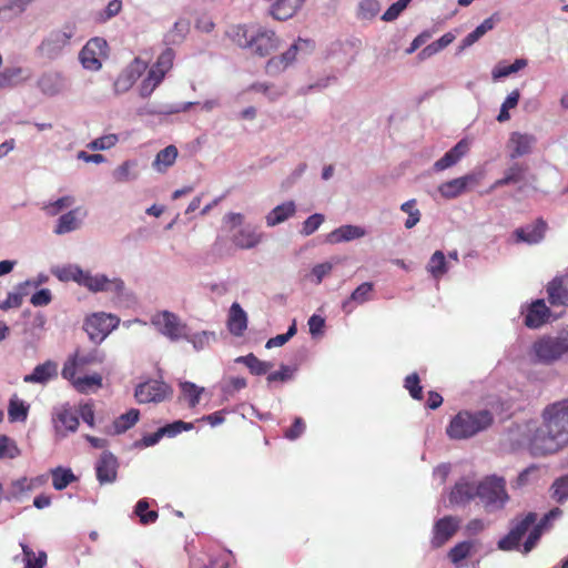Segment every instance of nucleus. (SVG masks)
Here are the masks:
<instances>
[{
    "label": "nucleus",
    "mask_w": 568,
    "mask_h": 568,
    "mask_svg": "<svg viewBox=\"0 0 568 568\" xmlns=\"http://www.w3.org/2000/svg\"><path fill=\"white\" fill-rule=\"evenodd\" d=\"M36 85L43 95L52 98L65 91L68 80L61 71L48 70L39 75Z\"/></svg>",
    "instance_id": "obj_11"
},
{
    "label": "nucleus",
    "mask_w": 568,
    "mask_h": 568,
    "mask_svg": "<svg viewBox=\"0 0 568 568\" xmlns=\"http://www.w3.org/2000/svg\"><path fill=\"white\" fill-rule=\"evenodd\" d=\"M134 514L140 518L142 525H149L158 519V511L149 510V501L145 498L140 499L135 507Z\"/></svg>",
    "instance_id": "obj_52"
},
{
    "label": "nucleus",
    "mask_w": 568,
    "mask_h": 568,
    "mask_svg": "<svg viewBox=\"0 0 568 568\" xmlns=\"http://www.w3.org/2000/svg\"><path fill=\"white\" fill-rule=\"evenodd\" d=\"M118 467V458L111 452L104 450L95 464V475L100 485L114 483Z\"/></svg>",
    "instance_id": "obj_14"
},
{
    "label": "nucleus",
    "mask_w": 568,
    "mask_h": 568,
    "mask_svg": "<svg viewBox=\"0 0 568 568\" xmlns=\"http://www.w3.org/2000/svg\"><path fill=\"white\" fill-rule=\"evenodd\" d=\"M528 64V61L524 58L516 59L511 64H505L504 62H499L491 71L493 79L499 80L501 78H506L513 73H516L524 69Z\"/></svg>",
    "instance_id": "obj_40"
},
{
    "label": "nucleus",
    "mask_w": 568,
    "mask_h": 568,
    "mask_svg": "<svg viewBox=\"0 0 568 568\" xmlns=\"http://www.w3.org/2000/svg\"><path fill=\"white\" fill-rule=\"evenodd\" d=\"M474 547V542L470 540H464L456 544L448 552V558L453 564H458L466 559Z\"/></svg>",
    "instance_id": "obj_51"
},
{
    "label": "nucleus",
    "mask_w": 568,
    "mask_h": 568,
    "mask_svg": "<svg viewBox=\"0 0 568 568\" xmlns=\"http://www.w3.org/2000/svg\"><path fill=\"white\" fill-rule=\"evenodd\" d=\"M120 318L115 315L103 312L93 313L87 316L83 322V331L88 334L90 342L101 344L105 337L118 327Z\"/></svg>",
    "instance_id": "obj_7"
},
{
    "label": "nucleus",
    "mask_w": 568,
    "mask_h": 568,
    "mask_svg": "<svg viewBox=\"0 0 568 568\" xmlns=\"http://www.w3.org/2000/svg\"><path fill=\"white\" fill-rule=\"evenodd\" d=\"M470 148L468 139L459 140L450 150H448L439 160L433 164L435 172H440L457 164L464 158Z\"/></svg>",
    "instance_id": "obj_16"
},
{
    "label": "nucleus",
    "mask_w": 568,
    "mask_h": 568,
    "mask_svg": "<svg viewBox=\"0 0 568 568\" xmlns=\"http://www.w3.org/2000/svg\"><path fill=\"white\" fill-rule=\"evenodd\" d=\"M493 423L494 415L488 409L474 413L462 410L450 419L446 434L450 439H468L490 427Z\"/></svg>",
    "instance_id": "obj_2"
},
{
    "label": "nucleus",
    "mask_w": 568,
    "mask_h": 568,
    "mask_svg": "<svg viewBox=\"0 0 568 568\" xmlns=\"http://www.w3.org/2000/svg\"><path fill=\"white\" fill-rule=\"evenodd\" d=\"M81 209L77 207L62 214L54 226L53 232L57 235L67 234L73 232L80 227L81 221L79 219Z\"/></svg>",
    "instance_id": "obj_30"
},
{
    "label": "nucleus",
    "mask_w": 568,
    "mask_h": 568,
    "mask_svg": "<svg viewBox=\"0 0 568 568\" xmlns=\"http://www.w3.org/2000/svg\"><path fill=\"white\" fill-rule=\"evenodd\" d=\"M551 498L558 504L568 499V474L557 478L550 486Z\"/></svg>",
    "instance_id": "obj_49"
},
{
    "label": "nucleus",
    "mask_w": 568,
    "mask_h": 568,
    "mask_svg": "<svg viewBox=\"0 0 568 568\" xmlns=\"http://www.w3.org/2000/svg\"><path fill=\"white\" fill-rule=\"evenodd\" d=\"M325 217L321 213H314L310 215L302 225L301 234L304 236L312 235L314 232L318 230V227L324 222Z\"/></svg>",
    "instance_id": "obj_60"
},
{
    "label": "nucleus",
    "mask_w": 568,
    "mask_h": 568,
    "mask_svg": "<svg viewBox=\"0 0 568 568\" xmlns=\"http://www.w3.org/2000/svg\"><path fill=\"white\" fill-rule=\"evenodd\" d=\"M536 142L537 139L532 134L513 132L508 141V146L510 149L509 158L515 160L530 154Z\"/></svg>",
    "instance_id": "obj_17"
},
{
    "label": "nucleus",
    "mask_w": 568,
    "mask_h": 568,
    "mask_svg": "<svg viewBox=\"0 0 568 568\" xmlns=\"http://www.w3.org/2000/svg\"><path fill=\"white\" fill-rule=\"evenodd\" d=\"M75 34V26L67 23L62 29L51 30L36 47L34 53L39 59L54 61L63 54L64 48Z\"/></svg>",
    "instance_id": "obj_5"
},
{
    "label": "nucleus",
    "mask_w": 568,
    "mask_h": 568,
    "mask_svg": "<svg viewBox=\"0 0 568 568\" xmlns=\"http://www.w3.org/2000/svg\"><path fill=\"white\" fill-rule=\"evenodd\" d=\"M546 227V222L537 219L534 223L516 229L513 235L518 243L537 244L544 239Z\"/></svg>",
    "instance_id": "obj_18"
},
{
    "label": "nucleus",
    "mask_w": 568,
    "mask_h": 568,
    "mask_svg": "<svg viewBox=\"0 0 568 568\" xmlns=\"http://www.w3.org/2000/svg\"><path fill=\"white\" fill-rule=\"evenodd\" d=\"M191 29V22L186 18L178 19L173 27L164 34L163 43L165 45H179L181 44Z\"/></svg>",
    "instance_id": "obj_26"
},
{
    "label": "nucleus",
    "mask_w": 568,
    "mask_h": 568,
    "mask_svg": "<svg viewBox=\"0 0 568 568\" xmlns=\"http://www.w3.org/2000/svg\"><path fill=\"white\" fill-rule=\"evenodd\" d=\"M163 79V72H158L154 68H151L148 72V77L142 81L140 85V95L142 98H148L151 95Z\"/></svg>",
    "instance_id": "obj_45"
},
{
    "label": "nucleus",
    "mask_w": 568,
    "mask_h": 568,
    "mask_svg": "<svg viewBox=\"0 0 568 568\" xmlns=\"http://www.w3.org/2000/svg\"><path fill=\"white\" fill-rule=\"evenodd\" d=\"M534 361L541 364H551L568 353V327L557 335H545L532 344Z\"/></svg>",
    "instance_id": "obj_6"
},
{
    "label": "nucleus",
    "mask_w": 568,
    "mask_h": 568,
    "mask_svg": "<svg viewBox=\"0 0 568 568\" xmlns=\"http://www.w3.org/2000/svg\"><path fill=\"white\" fill-rule=\"evenodd\" d=\"M477 485L466 479L458 480L450 490L449 503L452 505H466L476 498Z\"/></svg>",
    "instance_id": "obj_23"
},
{
    "label": "nucleus",
    "mask_w": 568,
    "mask_h": 568,
    "mask_svg": "<svg viewBox=\"0 0 568 568\" xmlns=\"http://www.w3.org/2000/svg\"><path fill=\"white\" fill-rule=\"evenodd\" d=\"M454 40L455 36L452 32H446L439 39L426 45L422 51H419L417 57L419 60L428 59L434 54L438 53L439 51H442L443 49H445Z\"/></svg>",
    "instance_id": "obj_39"
},
{
    "label": "nucleus",
    "mask_w": 568,
    "mask_h": 568,
    "mask_svg": "<svg viewBox=\"0 0 568 568\" xmlns=\"http://www.w3.org/2000/svg\"><path fill=\"white\" fill-rule=\"evenodd\" d=\"M544 424L529 440L534 457L555 454L568 444V399L548 405L542 413Z\"/></svg>",
    "instance_id": "obj_1"
},
{
    "label": "nucleus",
    "mask_w": 568,
    "mask_h": 568,
    "mask_svg": "<svg viewBox=\"0 0 568 568\" xmlns=\"http://www.w3.org/2000/svg\"><path fill=\"white\" fill-rule=\"evenodd\" d=\"M199 104V102H184V103H178V104H165L161 108H151V106H144L140 109V114H149V115H155V114H164L170 115L174 113L185 112L190 110L192 106Z\"/></svg>",
    "instance_id": "obj_37"
},
{
    "label": "nucleus",
    "mask_w": 568,
    "mask_h": 568,
    "mask_svg": "<svg viewBox=\"0 0 568 568\" xmlns=\"http://www.w3.org/2000/svg\"><path fill=\"white\" fill-rule=\"evenodd\" d=\"M519 99H520V92L517 89L514 90L513 92H510L506 97L505 101L503 102V104L500 106L499 113L496 118L498 122L503 123L510 119L509 110L517 106Z\"/></svg>",
    "instance_id": "obj_50"
},
{
    "label": "nucleus",
    "mask_w": 568,
    "mask_h": 568,
    "mask_svg": "<svg viewBox=\"0 0 568 568\" xmlns=\"http://www.w3.org/2000/svg\"><path fill=\"white\" fill-rule=\"evenodd\" d=\"M79 366H85L90 364H101L104 361V354L97 348L91 349L88 353H80L79 351L72 356Z\"/></svg>",
    "instance_id": "obj_54"
},
{
    "label": "nucleus",
    "mask_w": 568,
    "mask_h": 568,
    "mask_svg": "<svg viewBox=\"0 0 568 568\" xmlns=\"http://www.w3.org/2000/svg\"><path fill=\"white\" fill-rule=\"evenodd\" d=\"M404 387L409 392V395L414 399L419 400L423 398V387L417 373H412L406 376Z\"/></svg>",
    "instance_id": "obj_57"
},
{
    "label": "nucleus",
    "mask_w": 568,
    "mask_h": 568,
    "mask_svg": "<svg viewBox=\"0 0 568 568\" xmlns=\"http://www.w3.org/2000/svg\"><path fill=\"white\" fill-rule=\"evenodd\" d=\"M479 175L476 173H468L464 176L449 180L438 186V192L444 199L452 200L462 195L470 185H476L479 182Z\"/></svg>",
    "instance_id": "obj_12"
},
{
    "label": "nucleus",
    "mask_w": 568,
    "mask_h": 568,
    "mask_svg": "<svg viewBox=\"0 0 568 568\" xmlns=\"http://www.w3.org/2000/svg\"><path fill=\"white\" fill-rule=\"evenodd\" d=\"M526 170L527 166L518 162L513 163L508 169L505 170L504 176L491 184L490 191H494L505 185L519 183L520 181L524 180V174Z\"/></svg>",
    "instance_id": "obj_32"
},
{
    "label": "nucleus",
    "mask_w": 568,
    "mask_h": 568,
    "mask_svg": "<svg viewBox=\"0 0 568 568\" xmlns=\"http://www.w3.org/2000/svg\"><path fill=\"white\" fill-rule=\"evenodd\" d=\"M146 64L139 58H135L114 81V91L116 94L126 92L145 70Z\"/></svg>",
    "instance_id": "obj_15"
},
{
    "label": "nucleus",
    "mask_w": 568,
    "mask_h": 568,
    "mask_svg": "<svg viewBox=\"0 0 568 568\" xmlns=\"http://www.w3.org/2000/svg\"><path fill=\"white\" fill-rule=\"evenodd\" d=\"M172 393V388L162 381L149 379L136 385L134 397L140 404L159 403Z\"/></svg>",
    "instance_id": "obj_9"
},
{
    "label": "nucleus",
    "mask_w": 568,
    "mask_h": 568,
    "mask_svg": "<svg viewBox=\"0 0 568 568\" xmlns=\"http://www.w3.org/2000/svg\"><path fill=\"white\" fill-rule=\"evenodd\" d=\"M366 231L362 226L357 225H342L334 231H332L327 235V242L329 243H341V242H349L356 239H361L365 236Z\"/></svg>",
    "instance_id": "obj_27"
},
{
    "label": "nucleus",
    "mask_w": 568,
    "mask_h": 568,
    "mask_svg": "<svg viewBox=\"0 0 568 568\" xmlns=\"http://www.w3.org/2000/svg\"><path fill=\"white\" fill-rule=\"evenodd\" d=\"M305 0H277L270 6L268 14L278 21H286L293 18L302 8Z\"/></svg>",
    "instance_id": "obj_24"
},
{
    "label": "nucleus",
    "mask_w": 568,
    "mask_h": 568,
    "mask_svg": "<svg viewBox=\"0 0 568 568\" xmlns=\"http://www.w3.org/2000/svg\"><path fill=\"white\" fill-rule=\"evenodd\" d=\"M52 486L55 490L65 489L71 483L78 480L71 468L58 466L50 470Z\"/></svg>",
    "instance_id": "obj_36"
},
{
    "label": "nucleus",
    "mask_w": 568,
    "mask_h": 568,
    "mask_svg": "<svg viewBox=\"0 0 568 568\" xmlns=\"http://www.w3.org/2000/svg\"><path fill=\"white\" fill-rule=\"evenodd\" d=\"M122 10V0H111L106 7L95 13V21L99 23H105Z\"/></svg>",
    "instance_id": "obj_53"
},
{
    "label": "nucleus",
    "mask_w": 568,
    "mask_h": 568,
    "mask_svg": "<svg viewBox=\"0 0 568 568\" xmlns=\"http://www.w3.org/2000/svg\"><path fill=\"white\" fill-rule=\"evenodd\" d=\"M373 291H374V284L372 282H364L361 285H358L349 295L348 298H346L342 303V310L345 314H351L355 305H362L371 300H373Z\"/></svg>",
    "instance_id": "obj_21"
},
{
    "label": "nucleus",
    "mask_w": 568,
    "mask_h": 568,
    "mask_svg": "<svg viewBox=\"0 0 568 568\" xmlns=\"http://www.w3.org/2000/svg\"><path fill=\"white\" fill-rule=\"evenodd\" d=\"M151 324L158 332L171 342H179L187 337L189 326L173 312L161 311L151 318Z\"/></svg>",
    "instance_id": "obj_8"
},
{
    "label": "nucleus",
    "mask_w": 568,
    "mask_h": 568,
    "mask_svg": "<svg viewBox=\"0 0 568 568\" xmlns=\"http://www.w3.org/2000/svg\"><path fill=\"white\" fill-rule=\"evenodd\" d=\"M255 26L237 24L226 31V36L241 49H247L252 44Z\"/></svg>",
    "instance_id": "obj_29"
},
{
    "label": "nucleus",
    "mask_w": 568,
    "mask_h": 568,
    "mask_svg": "<svg viewBox=\"0 0 568 568\" xmlns=\"http://www.w3.org/2000/svg\"><path fill=\"white\" fill-rule=\"evenodd\" d=\"M235 363L244 364L250 373L256 376L265 375L274 366L272 362L261 361L253 353L236 357Z\"/></svg>",
    "instance_id": "obj_34"
},
{
    "label": "nucleus",
    "mask_w": 568,
    "mask_h": 568,
    "mask_svg": "<svg viewBox=\"0 0 568 568\" xmlns=\"http://www.w3.org/2000/svg\"><path fill=\"white\" fill-rule=\"evenodd\" d=\"M136 166L135 161L126 160L113 171V179L119 183H126L136 180L138 173L132 172Z\"/></svg>",
    "instance_id": "obj_46"
},
{
    "label": "nucleus",
    "mask_w": 568,
    "mask_h": 568,
    "mask_svg": "<svg viewBox=\"0 0 568 568\" xmlns=\"http://www.w3.org/2000/svg\"><path fill=\"white\" fill-rule=\"evenodd\" d=\"M412 0H397L384 12L382 16L383 21H394L396 20L400 13L407 8Z\"/></svg>",
    "instance_id": "obj_64"
},
{
    "label": "nucleus",
    "mask_w": 568,
    "mask_h": 568,
    "mask_svg": "<svg viewBox=\"0 0 568 568\" xmlns=\"http://www.w3.org/2000/svg\"><path fill=\"white\" fill-rule=\"evenodd\" d=\"M296 372L295 367L290 365L281 364L280 369L276 372H272L267 375L266 379L268 385L274 382H288L293 379L294 373Z\"/></svg>",
    "instance_id": "obj_55"
},
{
    "label": "nucleus",
    "mask_w": 568,
    "mask_h": 568,
    "mask_svg": "<svg viewBox=\"0 0 568 568\" xmlns=\"http://www.w3.org/2000/svg\"><path fill=\"white\" fill-rule=\"evenodd\" d=\"M247 314L242 306L234 302L229 311L226 326L229 332L236 337H241L247 328Z\"/></svg>",
    "instance_id": "obj_22"
},
{
    "label": "nucleus",
    "mask_w": 568,
    "mask_h": 568,
    "mask_svg": "<svg viewBox=\"0 0 568 568\" xmlns=\"http://www.w3.org/2000/svg\"><path fill=\"white\" fill-rule=\"evenodd\" d=\"M459 520L454 516H445L435 521L433 527L432 546L439 548L446 544L458 530Z\"/></svg>",
    "instance_id": "obj_13"
},
{
    "label": "nucleus",
    "mask_w": 568,
    "mask_h": 568,
    "mask_svg": "<svg viewBox=\"0 0 568 568\" xmlns=\"http://www.w3.org/2000/svg\"><path fill=\"white\" fill-rule=\"evenodd\" d=\"M73 386L79 393H88L93 387L102 386V376L98 373L84 375L73 381Z\"/></svg>",
    "instance_id": "obj_48"
},
{
    "label": "nucleus",
    "mask_w": 568,
    "mask_h": 568,
    "mask_svg": "<svg viewBox=\"0 0 568 568\" xmlns=\"http://www.w3.org/2000/svg\"><path fill=\"white\" fill-rule=\"evenodd\" d=\"M537 521V514L530 511L526 514L523 518L516 517L510 523L509 532L515 536L516 539H523V537L527 534L529 528L535 525Z\"/></svg>",
    "instance_id": "obj_35"
},
{
    "label": "nucleus",
    "mask_w": 568,
    "mask_h": 568,
    "mask_svg": "<svg viewBox=\"0 0 568 568\" xmlns=\"http://www.w3.org/2000/svg\"><path fill=\"white\" fill-rule=\"evenodd\" d=\"M119 141L116 134L110 133L102 135L88 144V148L93 151H104L114 146Z\"/></svg>",
    "instance_id": "obj_58"
},
{
    "label": "nucleus",
    "mask_w": 568,
    "mask_h": 568,
    "mask_svg": "<svg viewBox=\"0 0 568 568\" xmlns=\"http://www.w3.org/2000/svg\"><path fill=\"white\" fill-rule=\"evenodd\" d=\"M548 301L552 306L568 305V288L561 277L556 276L547 285Z\"/></svg>",
    "instance_id": "obj_31"
},
{
    "label": "nucleus",
    "mask_w": 568,
    "mask_h": 568,
    "mask_svg": "<svg viewBox=\"0 0 568 568\" xmlns=\"http://www.w3.org/2000/svg\"><path fill=\"white\" fill-rule=\"evenodd\" d=\"M57 374V364L51 361H47L37 365L31 374L26 375L23 377V382L29 384H45L55 377Z\"/></svg>",
    "instance_id": "obj_25"
},
{
    "label": "nucleus",
    "mask_w": 568,
    "mask_h": 568,
    "mask_svg": "<svg viewBox=\"0 0 568 568\" xmlns=\"http://www.w3.org/2000/svg\"><path fill=\"white\" fill-rule=\"evenodd\" d=\"M263 234L256 227L247 224L234 232L231 236L232 243L241 250H250L260 244Z\"/></svg>",
    "instance_id": "obj_20"
},
{
    "label": "nucleus",
    "mask_w": 568,
    "mask_h": 568,
    "mask_svg": "<svg viewBox=\"0 0 568 568\" xmlns=\"http://www.w3.org/2000/svg\"><path fill=\"white\" fill-rule=\"evenodd\" d=\"M75 283L92 293L112 292L120 300H130L133 295L126 290L120 277L109 278L105 274H91L89 271L75 270Z\"/></svg>",
    "instance_id": "obj_4"
},
{
    "label": "nucleus",
    "mask_w": 568,
    "mask_h": 568,
    "mask_svg": "<svg viewBox=\"0 0 568 568\" xmlns=\"http://www.w3.org/2000/svg\"><path fill=\"white\" fill-rule=\"evenodd\" d=\"M550 316V310L542 298L534 301L527 308L524 323L528 328H539Z\"/></svg>",
    "instance_id": "obj_19"
},
{
    "label": "nucleus",
    "mask_w": 568,
    "mask_h": 568,
    "mask_svg": "<svg viewBox=\"0 0 568 568\" xmlns=\"http://www.w3.org/2000/svg\"><path fill=\"white\" fill-rule=\"evenodd\" d=\"M295 212L296 205L294 201H286L280 205H276L267 213L265 216L266 224L270 227L278 225L293 216Z\"/></svg>",
    "instance_id": "obj_28"
},
{
    "label": "nucleus",
    "mask_w": 568,
    "mask_h": 568,
    "mask_svg": "<svg viewBox=\"0 0 568 568\" xmlns=\"http://www.w3.org/2000/svg\"><path fill=\"white\" fill-rule=\"evenodd\" d=\"M176 156V146L172 144L168 145L156 154L153 166L158 172H164L169 166L174 164Z\"/></svg>",
    "instance_id": "obj_38"
},
{
    "label": "nucleus",
    "mask_w": 568,
    "mask_h": 568,
    "mask_svg": "<svg viewBox=\"0 0 568 568\" xmlns=\"http://www.w3.org/2000/svg\"><path fill=\"white\" fill-rule=\"evenodd\" d=\"M183 339L191 343L193 348L199 352L206 348L210 345L211 341H215L216 334L211 331H202L194 334H190V331H187V337H184Z\"/></svg>",
    "instance_id": "obj_43"
},
{
    "label": "nucleus",
    "mask_w": 568,
    "mask_h": 568,
    "mask_svg": "<svg viewBox=\"0 0 568 568\" xmlns=\"http://www.w3.org/2000/svg\"><path fill=\"white\" fill-rule=\"evenodd\" d=\"M24 556V568H43L47 564L45 551H39L36 557L33 550L24 542H20Z\"/></svg>",
    "instance_id": "obj_44"
},
{
    "label": "nucleus",
    "mask_w": 568,
    "mask_h": 568,
    "mask_svg": "<svg viewBox=\"0 0 568 568\" xmlns=\"http://www.w3.org/2000/svg\"><path fill=\"white\" fill-rule=\"evenodd\" d=\"M476 497L483 504L487 513H495L504 509L509 495L506 490V480L504 477L490 475L477 484Z\"/></svg>",
    "instance_id": "obj_3"
},
{
    "label": "nucleus",
    "mask_w": 568,
    "mask_h": 568,
    "mask_svg": "<svg viewBox=\"0 0 568 568\" xmlns=\"http://www.w3.org/2000/svg\"><path fill=\"white\" fill-rule=\"evenodd\" d=\"M29 405L23 400L12 397L9 400L8 417L11 423L13 422H26L28 418Z\"/></svg>",
    "instance_id": "obj_42"
},
{
    "label": "nucleus",
    "mask_w": 568,
    "mask_h": 568,
    "mask_svg": "<svg viewBox=\"0 0 568 568\" xmlns=\"http://www.w3.org/2000/svg\"><path fill=\"white\" fill-rule=\"evenodd\" d=\"M23 69L21 67L4 68L0 72V79L3 88H11L16 84L17 79L22 74Z\"/></svg>",
    "instance_id": "obj_63"
},
{
    "label": "nucleus",
    "mask_w": 568,
    "mask_h": 568,
    "mask_svg": "<svg viewBox=\"0 0 568 568\" xmlns=\"http://www.w3.org/2000/svg\"><path fill=\"white\" fill-rule=\"evenodd\" d=\"M427 271L435 278L442 277L447 272L446 258L442 251H436L432 255L427 264Z\"/></svg>",
    "instance_id": "obj_47"
},
{
    "label": "nucleus",
    "mask_w": 568,
    "mask_h": 568,
    "mask_svg": "<svg viewBox=\"0 0 568 568\" xmlns=\"http://www.w3.org/2000/svg\"><path fill=\"white\" fill-rule=\"evenodd\" d=\"M278 47L280 40L273 30L255 26L252 44L248 47L251 53L264 58L276 51Z\"/></svg>",
    "instance_id": "obj_10"
},
{
    "label": "nucleus",
    "mask_w": 568,
    "mask_h": 568,
    "mask_svg": "<svg viewBox=\"0 0 568 568\" xmlns=\"http://www.w3.org/2000/svg\"><path fill=\"white\" fill-rule=\"evenodd\" d=\"M57 432H60L59 424L68 432H75L79 426V417L71 408L65 405L53 415Z\"/></svg>",
    "instance_id": "obj_33"
},
{
    "label": "nucleus",
    "mask_w": 568,
    "mask_h": 568,
    "mask_svg": "<svg viewBox=\"0 0 568 568\" xmlns=\"http://www.w3.org/2000/svg\"><path fill=\"white\" fill-rule=\"evenodd\" d=\"M140 418V410L136 408H131L126 413L120 415L114 422V433L123 434L131 427H133Z\"/></svg>",
    "instance_id": "obj_41"
},
{
    "label": "nucleus",
    "mask_w": 568,
    "mask_h": 568,
    "mask_svg": "<svg viewBox=\"0 0 568 568\" xmlns=\"http://www.w3.org/2000/svg\"><path fill=\"white\" fill-rule=\"evenodd\" d=\"M194 425L192 423H186L183 420H174L173 423L166 424L161 427L164 437H175L182 432H187L193 429Z\"/></svg>",
    "instance_id": "obj_56"
},
{
    "label": "nucleus",
    "mask_w": 568,
    "mask_h": 568,
    "mask_svg": "<svg viewBox=\"0 0 568 568\" xmlns=\"http://www.w3.org/2000/svg\"><path fill=\"white\" fill-rule=\"evenodd\" d=\"M181 390L189 398L190 407H195L200 402L203 388L197 387L192 382H183L181 383Z\"/></svg>",
    "instance_id": "obj_61"
},
{
    "label": "nucleus",
    "mask_w": 568,
    "mask_h": 568,
    "mask_svg": "<svg viewBox=\"0 0 568 568\" xmlns=\"http://www.w3.org/2000/svg\"><path fill=\"white\" fill-rule=\"evenodd\" d=\"M33 0H12L8 4L0 8V19L11 18L8 12L14 16L22 13Z\"/></svg>",
    "instance_id": "obj_59"
},
{
    "label": "nucleus",
    "mask_w": 568,
    "mask_h": 568,
    "mask_svg": "<svg viewBox=\"0 0 568 568\" xmlns=\"http://www.w3.org/2000/svg\"><path fill=\"white\" fill-rule=\"evenodd\" d=\"M174 51L171 48H166L158 58L155 65L153 67L158 72H163V77L165 73L172 68Z\"/></svg>",
    "instance_id": "obj_62"
}]
</instances>
